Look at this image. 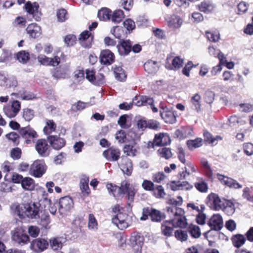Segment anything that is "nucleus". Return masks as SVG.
<instances>
[{
  "label": "nucleus",
  "instance_id": "1",
  "mask_svg": "<svg viewBox=\"0 0 253 253\" xmlns=\"http://www.w3.org/2000/svg\"><path fill=\"white\" fill-rule=\"evenodd\" d=\"M167 211L170 219L162 224L161 231L164 236L170 237L173 231V228L170 225L171 224L174 227L185 228L187 225V222L185 211L182 209L170 206L167 208Z\"/></svg>",
  "mask_w": 253,
  "mask_h": 253
},
{
  "label": "nucleus",
  "instance_id": "2",
  "mask_svg": "<svg viewBox=\"0 0 253 253\" xmlns=\"http://www.w3.org/2000/svg\"><path fill=\"white\" fill-rule=\"evenodd\" d=\"M112 211L117 214L112 218V222L119 229L123 230L131 225L132 222V217L124 213V208L119 205H116L112 208Z\"/></svg>",
  "mask_w": 253,
  "mask_h": 253
},
{
  "label": "nucleus",
  "instance_id": "3",
  "mask_svg": "<svg viewBox=\"0 0 253 253\" xmlns=\"http://www.w3.org/2000/svg\"><path fill=\"white\" fill-rule=\"evenodd\" d=\"M15 212L21 218L27 216L32 219L36 218L39 217V206L35 203L18 205L16 207Z\"/></svg>",
  "mask_w": 253,
  "mask_h": 253
},
{
  "label": "nucleus",
  "instance_id": "4",
  "mask_svg": "<svg viewBox=\"0 0 253 253\" xmlns=\"http://www.w3.org/2000/svg\"><path fill=\"white\" fill-rule=\"evenodd\" d=\"M144 238L139 233H133L129 239L130 244L134 253H142V247L144 244Z\"/></svg>",
  "mask_w": 253,
  "mask_h": 253
},
{
  "label": "nucleus",
  "instance_id": "5",
  "mask_svg": "<svg viewBox=\"0 0 253 253\" xmlns=\"http://www.w3.org/2000/svg\"><path fill=\"white\" fill-rule=\"evenodd\" d=\"M208 199V204L211 209L216 211L221 210L226 201V199L220 198L217 194L215 193L209 195Z\"/></svg>",
  "mask_w": 253,
  "mask_h": 253
},
{
  "label": "nucleus",
  "instance_id": "6",
  "mask_svg": "<svg viewBox=\"0 0 253 253\" xmlns=\"http://www.w3.org/2000/svg\"><path fill=\"white\" fill-rule=\"evenodd\" d=\"M73 199L70 197L65 196L59 200L58 211L60 214L64 215L73 208Z\"/></svg>",
  "mask_w": 253,
  "mask_h": 253
},
{
  "label": "nucleus",
  "instance_id": "7",
  "mask_svg": "<svg viewBox=\"0 0 253 253\" xmlns=\"http://www.w3.org/2000/svg\"><path fill=\"white\" fill-rule=\"evenodd\" d=\"M19 134L25 140L27 144L34 142L38 137L37 132L30 126L21 128L19 130Z\"/></svg>",
  "mask_w": 253,
  "mask_h": 253
},
{
  "label": "nucleus",
  "instance_id": "8",
  "mask_svg": "<svg viewBox=\"0 0 253 253\" xmlns=\"http://www.w3.org/2000/svg\"><path fill=\"white\" fill-rule=\"evenodd\" d=\"M12 240L19 244H26L29 241V236L22 227H18L13 231Z\"/></svg>",
  "mask_w": 253,
  "mask_h": 253
},
{
  "label": "nucleus",
  "instance_id": "9",
  "mask_svg": "<svg viewBox=\"0 0 253 253\" xmlns=\"http://www.w3.org/2000/svg\"><path fill=\"white\" fill-rule=\"evenodd\" d=\"M121 151L119 149L111 147L103 152V157L108 161L115 162L120 157Z\"/></svg>",
  "mask_w": 253,
  "mask_h": 253
},
{
  "label": "nucleus",
  "instance_id": "10",
  "mask_svg": "<svg viewBox=\"0 0 253 253\" xmlns=\"http://www.w3.org/2000/svg\"><path fill=\"white\" fill-rule=\"evenodd\" d=\"M208 224L211 230H220L223 224L222 216L219 214H213L208 221Z\"/></svg>",
  "mask_w": 253,
  "mask_h": 253
},
{
  "label": "nucleus",
  "instance_id": "11",
  "mask_svg": "<svg viewBox=\"0 0 253 253\" xmlns=\"http://www.w3.org/2000/svg\"><path fill=\"white\" fill-rule=\"evenodd\" d=\"M38 61L44 66H57L60 62V58L57 56L53 58H49L44 55L41 54L38 57Z\"/></svg>",
  "mask_w": 253,
  "mask_h": 253
},
{
  "label": "nucleus",
  "instance_id": "12",
  "mask_svg": "<svg viewBox=\"0 0 253 253\" xmlns=\"http://www.w3.org/2000/svg\"><path fill=\"white\" fill-rule=\"evenodd\" d=\"M17 81L14 76H5L0 75V86L5 88H11L17 86Z\"/></svg>",
  "mask_w": 253,
  "mask_h": 253
},
{
  "label": "nucleus",
  "instance_id": "13",
  "mask_svg": "<svg viewBox=\"0 0 253 253\" xmlns=\"http://www.w3.org/2000/svg\"><path fill=\"white\" fill-rule=\"evenodd\" d=\"M48 242L44 239L38 238L31 243V249L36 252H41L47 248Z\"/></svg>",
  "mask_w": 253,
  "mask_h": 253
},
{
  "label": "nucleus",
  "instance_id": "14",
  "mask_svg": "<svg viewBox=\"0 0 253 253\" xmlns=\"http://www.w3.org/2000/svg\"><path fill=\"white\" fill-rule=\"evenodd\" d=\"M160 112L162 118L166 123L173 124L176 122V118L173 112L168 107H161Z\"/></svg>",
  "mask_w": 253,
  "mask_h": 253
},
{
  "label": "nucleus",
  "instance_id": "15",
  "mask_svg": "<svg viewBox=\"0 0 253 253\" xmlns=\"http://www.w3.org/2000/svg\"><path fill=\"white\" fill-rule=\"evenodd\" d=\"M46 166L42 160H36L31 166L30 169L33 174H44L46 170Z\"/></svg>",
  "mask_w": 253,
  "mask_h": 253
},
{
  "label": "nucleus",
  "instance_id": "16",
  "mask_svg": "<svg viewBox=\"0 0 253 253\" xmlns=\"http://www.w3.org/2000/svg\"><path fill=\"white\" fill-rule=\"evenodd\" d=\"M100 62L104 65H110L115 60V56L113 52L109 50H104L100 55Z\"/></svg>",
  "mask_w": 253,
  "mask_h": 253
},
{
  "label": "nucleus",
  "instance_id": "17",
  "mask_svg": "<svg viewBox=\"0 0 253 253\" xmlns=\"http://www.w3.org/2000/svg\"><path fill=\"white\" fill-rule=\"evenodd\" d=\"M47 140L51 146L56 150H59L65 145V140L56 135H50L47 137Z\"/></svg>",
  "mask_w": 253,
  "mask_h": 253
},
{
  "label": "nucleus",
  "instance_id": "18",
  "mask_svg": "<svg viewBox=\"0 0 253 253\" xmlns=\"http://www.w3.org/2000/svg\"><path fill=\"white\" fill-rule=\"evenodd\" d=\"M132 42L129 40L123 41L120 44L117 45L118 51L121 55H126L131 50Z\"/></svg>",
  "mask_w": 253,
  "mask_h": 253
},
{
  "label": "nucleus",
  "instance_id": "19",
  "mask_svg": "<svg viewBox=\"0 0 253 253\" xmlns=\"http://www.w3.org/2000/svg\"><path fill=\"white\" fill-rule=\"evenodd\" d=\"M218 179L221 182L230 187H233L235 188H241L242 186L237 182L235 180L225 175H217Z\"/></svg>",
  "mask_w": 253,
  "mask_h": 253
},
{
  "label": "nucleus",
  "instance_id": "20",
  "mask_svg": "<svg viewBox=\"0 0 253 253\" xmlns=\"http://www.w3.org/2000/svg\"><path fill=\"white\" fill-rule=\"evenodd\" d=\"M48 147L47 143L44 139L38 140L35 146L36 150L38 154L42 157L48 155Z\"/></svg>",
  "mask_w": 253,
  "mask_h": 253
},
{
  "label": "nucleus",
  "instance_id": "21",
  "mask_svg": "<svg viewBox=\"0 0 253 253\" xmlns=\"http://www.w3.org/2000/svg\"><path fill=\"white\" fill-rule=\"evenodd\" d=\"M127 193L128 198L129 200L132 201L135 195L134 189L127 181H124L122 182V194Z\"/></svg>",
  "mask_w": 253,
  "mask_h": 253
},
{
  "label": "nucleus",
  "instance_id": "22",
  "mask_svg": "<svg viewBox=\"0 0 253 253\" xmlns=\"http://www.w3.org/2000/svg\"><path fill=\"white\" fill-rule=\"evenodd\" d=\"M168 25L172 29L179 28L183 23L182 19L177 15H172L167 19Z\"/></svg>",
  "mask_w": 253,
  "mask_h": 253
},
{
  "label": "nucleus",
  "instance_id": "23",
  "mask_svg": "<svg viewBox=\"0 0 253 253\" xmlns=\"http://www.w3.org/2000/svg\"><path fill=\"white\" fill-rule=\"evenodd\" d=\"M26 31L30 37L34 39L39 37L41 34V27L36 23L29 24L26 28Z\"/></svg>",
  "mask_w": 253,
  "mask_h": 253
},
{
  "label": "nucleus",
  "instance_id": "24",
  "mask_svg": "<svg viewBox=\"0 0 253 253\" xmlns=\"http://www.w3.org/2000/svg\"><path fill=\"white\" fill-rule=\"evenodd\" d=\"M154 102L152 98L146 96L135 97L133 99L132 104H134L137 106H145L147 104H151Z\"/></svg>",
  "mask_w": 253,
  "mask_h": 253
},
{
  "label": "nucleus",
  "instance_id": "25",
  "mask_svg": "<svg viewBox=\"0 0 253 253\" xmlns=\"http://www.w3.org/2000/svg\"><path fill=\"white\" fill-rule=\"evenodd\" d=\"M144 68L149 74L156 73L159 70V65L157 61L148 60L144 64Z\"/></svg>",
  "mask_w": 253,
  "mask_h": 253
},
{
  "label": "nucleus",
  "instance_id": "26",
  "mask_svg": "<svg viewBox=\"0 0 253 253\" xmlns=\"http://www.w3.org/2000/svg\"><path fill=\"white\" fill-rule=\"evenodd\" d=\"M89 178L84 176L80 180V188L84 196H87L90 191L88 186Z\"/></svg>",
  "mask_w": 253,
  "mask_h": 253
},
{
  "label": "nucleus",
  "instance_id": "27",
  "mask_svg": "<svg viewBox=\"0 0 253 253\" xmlns=\"http://www.w3.org/2000/svg\"><path fill=\"white\" fill-rule=\"evenodd\" d=\"M183 63V59L179 56H176L172 60V65L168 62V59H167L166 67L170 70H177L182 67Z\"/></svg>",
  "mask_w": 253,
  "mask_h": 253
},
{
  "label": "nucleus",
  "instance_id": "28",
  "mask_svg": "<svg viewBox=\"0 0 253 253\" xmlns=\"http://www.w3.org/2000/svg\"><path fill=\"white\" fill-rule=\"evenodd\" d=\"M39 7V4L36 2L32 3L30 1H28L25 5L26 10L29 14L32 15L33 18L38 14Z\"/></svg>",
  "mask_w": 253,
  "mask_h": 253
},
{
  "label": "nucleus",
  "instance_id": "29",
  "mask_svg": "<svg viewBox=\"0 0 253 253\" xmlns=\"http://www.w3.org/2000/svg\"><path fill=\"white\" fill-rule=\"evenodd\" d=\"M197 6L200 11L206 13L211 12L214 8V5L209 0L204 1Z\"/></svg>",
  "mask_w": 253,
  "mask_h": 253
},
{
  "label": "nucleus",
  "instance_id": "30",
  "mask_svg": "<svg viewBox=\"0 0 253 253\" xmlns=\"http://www.w3.org/2000/svg\"><path fill=\"white\" fill-rule=\"evenodd\" d=\"M145 211L147 213H149V216L153 221L159 222L164 217L163 215L159 211L150 209Z\"/></svg>",
  "mask_w": 253,
  "mask_h": 253
},
{
  "label": "nucleus",
  "instance_id": "31",
  "mask_svg": "<svg viewBox=\"0 0 253 253\" xmlns=\"http://www.w3.org/2000/svg\"><path fill=\"white\" fill-rule=\"evenodd\" d=\"M221 210L227 215H231L235 211L234 204L231 201L226 200Z\"/></svg>",
  "mask_w": 253,
  "mask_h": 253
},
{
  "label": "nucleus",
  "instance_id": "32",
  "mask_svg": "<svg viewBox=\"0 0 253 253\" xmlns=\"http://www.w3.org/2000/svg\"><path fill=\"white\" fill-rule=\"evenodd\" d=\"M64 239L62 238H54L50 240V246L53 250L61 249Z\"/></svg>",
  "mask_w": 253,
  "mask_h": 253
},
{
  "label": "nucleus",
  "instance_id": "33",
  "mask_svg": "<svg viewBox=\"0 0 253 253\" xmlns=\"http://www.w3.org/2000/svg\"><path fill=\"white\" fill-rule=\"evenodd\" d=\"M204 139L209 144L216 145L219 140H222V137L219 135L213 137L208 131H205L204 133Z\"/></svg>",
  "mask_w": 253,
  "mask_h": 253
},
{
  "label": "nucleus",
  "instance_id": "34",
  "mask_svg": "<svg viewBox=\"0 0 253 253\" xmlns=\"http://www.w3.org/2000/svg\"><path fill=\"white\" fill-rule=\"evenodd\" d=\"M125 15L123 10H116L111 14L110 20L114 23H119L124 18Z\"/></svg>",
  "mask_w": 253,
  "mask_h": 253
},
{
  "label": "nucleus",
  "instance_id": "35",
  "mask_svg": "<svg viewBox=\"0 0 253 253\" xmlns=\"http://www.w3.org/2000/svg\"><path fill=\"white\" fill-rule=\"evenodd\" d=\"M106 187L109 193L113 195L114 197H116L121 194L122 185L120 187H119L115 185H114L112 183H108L106 184Z\"/></svg>",
  "mask_w": 253,
  "mask_h": 253
},
{
  "label": "nucleus",
  "instance_id": "36",
  "mask_svg": "<svg viewBox=\"0 0 253 253\" xmlns=\"http://www.w3.org/2000/svg\"><path fill=\"white\" fill-rule=\"evenodd\" d=\"M56 125L53 120H46V125L43 128V132L46 134H49L55 131Z\"/></svg>",
  "mask_w": 253,
  "mask_h": 253
},
{
  "label": "nucleus",
  "instance_id": "37",
  "mask_svg": "<svg viewBox=\"0 0 253 253\" xmlns=\"http://www.w3.org/2000/svg\"><path fill=\"white\" fill-rule=\"evenodd\" d=\"M11 95H17L18 97L27 100L33 99L35 97L33 93L25 90H20L17 93H12Z\"/></svg>",
  "mask_w": 253,
  "mask_h": 253
},
{
  "label": "nucleus",
  "instance_id": "38",
  "mask_svg": "<svg viewBox=\"0 0 253 253\" xmlns=\"http://www.w3.org/2000/svg\"><path fill=\"white\" fill-rule=\"evenodd\" d=\"M195 187L199 192L206 193L208 190V186L207 183L203 179H199L194 184Z\"/></svg>",
  "mask_w": 253,
  "mask_h": 253
},
{
  "label": "nucleus",
  "instance_id": "39",
  "mask_svg": "<svg viewBox=\"0 0 253 253\" xmlns=\"http://www.w3.org/2000/svg\"><path fill=\"white\" fill-rule=\"evenodd\" d=\"M232 241L234 246L239 248L245 243L246 238L243 235L238 234L232 237Z\"/></svg>",
  "mask_w": 253,
  "mask_h": 253
},
{
  "label": "nucleus",
  "instance_id": "40",
  "mask_svg": "<svg viewBox=\"0 0 253 253\" xmlns=\"http://www.w3.org/2000/svg\"><path fill=\"white\" fill-rule=\"evenodd\" d=\"M186 144L189 149L192 150L202 145V139L198 138L194 140H189L187 141Z\"/></svg>",
  "mask_w": 253,
  "mask_h": 253
},
{
  "label": "nucleus",
  "instance_id": "41",
  "mask_svg": "<svg viewBox=\"0 0 253 253\" xmlns=\"http://www.w3.org/2000/svg\"><path fill=\"white\" fill-rule=\"evenodd\" d=\"M188 232L192 237L198 238L200 237L201 233L199 227L196 225L191 224L188 227Z\"/></svg>",
  "mask_w": 253,
  "mask_h": 253
},
{
  "label": "nucleus",
  "instance_id": "42",
  "mask_svg": "<svg viewBox=\"0 0 253 253\" xmlns=\"http://www.w3.org/2000/svg\"><path fill=\"white\" fill-rule=\"evenodd\" d=\"M21 185L24 189L28 190H33L35 186L34 180L29 177L24 178L22 180Z\"/></svg>",
  "mask_w": 253,
  "mask_h": 253
},
{
  "label": "nucleus",
  "instance_id": "43",
  "mask_svg": "<svg viewBox=\"0 0 253 253\" xmlns=\"http://www.w3.org/2000/svg\"><path fill=\"white\" fill-rule=\"evenodd\" d=\"M114 72L115 75V78L118 81H124L126 79V75L122 67L120 66L116 67L114 68Z\"/></svg>",
  "mask_w": 253,
  "mask_h": 253
},
{
  "label": "nucleus",
  "instance_id": "44",
  "mask_svg": "<svg viewBox=\"0 0 253 253\" xmlns=\"http://www.w3.org/2000/svg\"><path fill=\"white\" fill-rule=\"evenodd\" d=\"M174 237L178 241L183 242L187 240L188 235L187 231L178 229L175 231Z\"/></svg>",
  "mask_w": 253,
  "mask_h": 253
},
{
  "label": "nucleus",
  "instance_id": "45",
  "mask_svg": "<svg viewBox=\"0 0 253 253\" xmlns=\"http://www.w3.org/2000/svg\"><path fill=\"white\" fill-rule=\"evenodd\" d=\"M94 103L84 102L81 101H78L77 103L74 104L72 107V109L74 111H81L93 105Z\"/></svg>",
  "mask_w": 253,
  "mask_h": 253
},
{
  "label": "nucleus",
  "instance_id": "46",
  "mask_svg": "<svg viewBox=\"0 0 253 253\" xmlns=\"http://www.w3.org/2000/svg\"><path fill=\"white\" fill-rule=\"evenodd\" d=\"M201 96L198 93L195 94L191 99V102L193 105V107L197 112H199L201 110Z\"/></svg>",
  "mask_w": 253,
  "mask_h": 253
},
{
  "label": "nucleus",
  "instance_id": "47",
  "mask_svg": "<svg viewBox=\"0 0 253 253\" xmlns=\"http://www.w3.org/2000/svg\"><path fill=\"white\" fill-rule=\"evenodd\" d=\"M111 11L107 8H103L98 11V17L101 20L103 21H107L110 20Z\"/></svg>",
  "mask_w": 253,
  "mask_h": 253
},
{
  "label": "nucleus",
  "instance_id": "48",
  "mask_svg": "<svg viewBox=\"0 0 253 253\" xmlns=\"http://www.w3.org/2000/svg\"><path fill=\"white\" fill-rule=\"evenodd\" d=\"M90 36V34L88 31L83 32L80 34L79 40L80 41L81 44L84 47H89L90 46V43H85V41L88 40Z\"/></svg>",
  "mask_w": 253,
  "mask_h": 253
},
{
  "label": "nucleus",
  "instance_id": "49",
  "mask_svg": "<svg viewBox=\"0 0 253 253\" xmlns=\"http://www.w3.org/2000/svg\"><path fill=\"white\" fill-rule=\"evenodd\" d=\"M16 58L20 62L25 64L29 60L30 54L28 52L22 50L17 53Z\"/></svg>",
  "mask_w": 253,
  "mask_h": 253
},
{
  "label": "nucleus",
  "instance_id": "50",
  "mask_svg": "<svg viewBox=\"0 0 253 253\" xmlns=\"http://www.w3.org/2000/svg\"><path fill=\"white\" fill-rule=\"evenodd\" d=\"M121 169L124 174H131L132 171V164L130 160L127 159L125 164H123Z\"/></svg>",
  "mask_w": 253,
  "mask_h": 253
},
{
  "label": "nucleus",
  "instance_id": "51",
  "mask_svg": "<svg viewBox=\"0 0 253 253\" xmlns=\"http://www.w3.org/2000/svg\"><path fill=\"white\" fill-rule=\"evenodd\" d=\"M98 224L94 215L90 213L88 215V227L90 230H96L97 229Z\"/></svg>",
  "mask_w": 253,
  "mask_h": 253
},
{
  "label": "nucleus",
  "instance_id": "52",
  "mask_svg": "<svg viewBox=\"0 0 253 253\" xmlns=\"http://www.w3.org/2000/svg\"><path fill=\"white\" fill-rule=\"evenodd\" d=\"M123 151L128 156L133 157L137 152L135 148L131 145H126L123 148Z\"/></svg>",
  "mask_w": 253,
  "mask_h": 253
},
{
  "label": "nucleus",
  "instance_id": "53",
  "mask_svg": "<svg viewBox=\"0 0 253 253\" xmlns=\"http://www.w3.org/2000/svg\"><path fill=\"white\" fill-rule=\"evenodd\" d=\"M206 35L210 41L214 42H217L220 38L219 33L217 32H206Z\"/></svg>",
  "mask_w": 253,
  "mask_h": 253
},
{
  "label": "nucleus",
  "instance_id": "54",
  "mask_svg": "<svg viewBox=\"0 0 253 253\" xmlns=\"http://www.w3.org/2000/svg\"><path fill=\"white\" fill-rule=\"evenodd\" d=\"M160 155L162 157L165 158L166 159H168L170 158L172 156V153L171 152V150L169 148H162L159 150Z\"/></svg>",
  "mask_w": 253,
  "mask_h": 253
},
{
  "label": "nucleus",
  "instance_id": "55",
  "mask_svg": "<svg viewBox=\"0 0 253 253\" xmlns=\"http://www.w3.org/2000/svg\"><path fill=\"white\" fill-rule=\"evenodd\" d=\"M34 111L27 108L23 110V117L27 121H31L34 117Z\"/></svg>",
  "mask_w": 253,
  "mask_h": 253
},
{
  "label": "nucleus",
  "instance_id": "56",
  "mask_svg": "<svg viewBox=\"0 0 253 253\" xmlns=\"http://www.w3.org/2000/svg\"><path fill=\"white\" fill-rule=\"evenodd\" d=\"M243 197L248 201L253 202V191L251 190L248 187L243 190Z\"/></svg>",
  "mask_w": 253,
  "mask_h": 253
},
{
  "label": "nucleus",
  "instance_id": "57",
  "mask_svg": "<svg viewBox=\"0 0 253 253\" xmlns=\"http://www.w3.org/2000/svg\"><path fill=\"white\" fill-rule=\"evenodd\" d=\"M165 139V136L163 133H159L155 135L154 139V143L156 146L164 145L165 142H163V139Z\"/></svg>",
  "mask_w": 253,
  "mask_h": 253
},
{
  "label": "nucleus",
  "instance_id": "58",
  "mask_svg": "<svg viewBox=\"0 0 253 253\" xmlns=\"http://www.w3.org/2000/svg\"><path fill=\"white\" fill-rule=\"evenodd\" d=\"M28 233L32 237L36 238L40 233V229L36 226H30L28 228Z\"/></svg>",
  "mask_w": 253,
  "mask_h": 253
},
{
  "label": "nucleus",
  "instance_id": "59",
  "mask_svg": "<svg viewBox=\"0 0 253 253\" xmlns=\"http://www.w3.org/2000/svg\"><path fill=\"white\" fill-rule=\"evenodd\" d=\"M85 74L86 79L94 84L96 79L95 72L93 70H86Z\"/></svg>",
  "mask_w": 253,
  "mask_h": 253
},
{
  "label": "nucleus",
  "instance_id": "60",
  "mask_svg": "<svg viewBox=\"0 0 253 253\" xmlns=\"http://www.w3.org/2000/svg\"><path fill=\"white\" fill-rule=\"evenodd\" d=\"M76 39L74 35H69L65 37L64 42L67 46H72L76 43Z\"/></svg>",
  "mask_w": 253,
  "mask_h": 253
},
{
  "label": "nucleus",
  "instance_id": "61",
  "mask_svg": "<svg viewBox=\"0 0 253 253\" xmlns=\"http://www.w3.org/2000/svg\"><path fill=\"white\" fill-rule=\"evenodd\" d=\"M124 27L128 31H132L135 27L134 22L131 19H127L124 22Z\"/></svg>",
  "mask_w": 253,
  "mask_h": 253
},
{
  "label": "nucleus",
  "instance_id": "62",
  "mask_svg": "<svg viewBox=\"0 0 253 253\" xmlns=\"http://www.w3.org/2000/svg\"><path fill=\"white\" fill-rule=\"evenodd\" d=\"M153 194L156 197L159 198L163 197L165 195V193L162 186H158L154 189Z\"/></svg>",
  "mask_w": 253,
  "mask_h": 253
},
{
  "label": "nucleus",
  "instance_id": "63",
  "mask_svg": "<svg viewBox=\"0 0 253 253\" xmlns=\"http://www.w3.org/2000/svg\"><path fill=\"white\" fill-rule=\"evenodd\" d=\"M67 11L64 9H61L57 11V17L59 21L63 22L67 19Z\"/></svg>",
  "mask_w": 253,
  "mask_h": 253
},
{
  "label": "nucleus",
  "instance_id": "64",
  "mask_svg": "<svg viewBox=\"0 0 253 253\" xmlns=\"http://www.w3.org/2000/svg\"><path fill=\"white\" fill-rule=\"evenodd\" d=\"M244 151L245 154L248 156L253 155V144L247 143L244 145Z\"/></svg>",
  "mask_w": 253,
  "mask_h": 253
}]
</instances>
